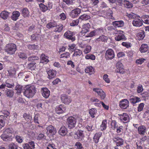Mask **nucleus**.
<instances>
[{
  "label": "nucleus",
  "mask_w": 149,
  "mask_h": 149,
  "mask_svg": "<svg viewBox=\"0 0 149 149\" xmlns=\"http://www.w3.org/2000/svg\"><path fill=\"white\" fill-rule=\"evenodd\" d=\"M56 71L55 70H49L47 71L48 75L47 78L49 79H52L54 78L56 74Z\"/></svg>",
  "instance_id": "obj_11"
},
{
  "label": "nucleus",
  "mask_w": 149,
  "mask_h": 149,
  "mask_svg": "<svg viewBox=\"0 0 149 149\" xmlns=\"http://www.w3.org/2000/svg\"><path fill=\"white\" fill-rule=\"evenodd\" d=\"M145 59L144 58H141L137 59L136 61V63L138 64H141L143 63Z\"/></svg>",
  "instance_id": "obj_54"
},
{
  "label": "nucleus",
  "mask_w": 149,
  "mask_h": 149,
  "mask_svg": "<svg viewBox=\"0 0 149 149\" xmlns=\"http://www.w3.org/2000/svg\"><path fill=\"white\" fill-rule=\"evenodd\" d=\"M145 32L144 31H142L141 32L138 33L137 35V37L139 40L143 39L145 37Z\"/></svg>",
  "instance_id": "obj_39"
},
{
  "label": "nucleus",
  "mask_w": 149,
  "mask_h": 149,
  "mask_svg": "<svg viewBox=\"0 0 149 149\" xmlns=\"http://www.w3.org/2000/svg\"><path fill=\"white\" fill-rule=\"evenodd\" d=\"M19 17V12L14 11L13 13V15L11 16V19L14 21H16Z\"/></svg>",
  "instance_id": "obj_37"
},
{
  "label": "nucleus",
  "mask_w": 149,
  "mask_h": 149,
  "mask_svg": "<svg viewBox=\"0 0 149 149\" xmlns=\"http://www.w3.org/2000/svg\"><path fill=\"white\" fill-rule=\"evenodd\" d=\"M39 59L38 57L36 56H31L29 57L28 60L29 61H31L34 60H38Z\"/></svg>",
  "instance_id": "obj_58"
},
{
  "label": "nucleus",
  "mask_w": 149,
  "mask_h": 149,
  "mask_svg": "<svg viewBox=\"0 0 149 149\" xmlns=\"http://www.w3.org/2000/svg\"><path fill=\"white\" fill-rule=\"evenodd\" d=\"M40 117L38 114H35L34 117V122L39 124V121H40Z\"/></svg>",
  "instance_id": "obj_49"
},
{
  "label": "nucleus",
  "mask_w": 149,
  "mask_h": 149,
  "mask_svg": "<svg viewBox=\"0 0 149 149\" xmlns=\"http://www.w3.org/2000/svg\"><path fill=\"white\" fill-rule=\"evenodd\" d=\"M113 140L116 143V146H121L123 144V140L121 138L116 136L113 138Z\"/></svg>",
  "instance_id": "obj_14"
},
{
  "label": "nucleus",
  "mask_w": 149,
  "mask_h": 149,
  "mask_svg": "<svg viewBox=\"0 0 149 149\" xmlns=\"http://www.w3.org/2000/svg\"><path fill=\"white\" fill-rule=\"evenodd\" d=\"M120 119L123 123H126L129 121V118L128 116L126 113H123L120 117Z\"/></svg>",
  "instance_id": "obj_19"
},
{
  "label": "nucleus",
  "mask_w": 149,
  "mask_h": 149,
  "mask_svg": "<svg viewBox=\"0 0 149 149\" xmlns=\"http://www.w3.org/2000/svg\"><path fill=\"white\" fill-rule=\"evenodd\" d=\"M36 88L34 86H32L26 88L23 91L24 95L28 98L32 97L36 92Z\"/></svg>",
  "instance_id": "obj_1"
},
{
  "label": "nucleus",
  "mask_w": 149,
  "mask_h": 149,
  "mask_svg": "<svg viewBox=\"0 0 149 149\" xmlns=\"http://www.w3.org/2000/svg\"><path fill=\"white\" fill-rule=\"evenodd\" d=\"M74 117L71 116L69 117L67 119V123L68 127L70 129L74 127L76 123V120Z\"/></svg>",
  "instance_id": "obj_3"
},
{
  "label": "nucleus",
  "mask_w": 149,
  "mask_h": 149,
  "mask_svg": "<svg viewBox=\"0 0 149 149\" xmlns=\"http://www.w3.org/2000/svg\"><path fill=\"white\" fill-rule=\"evenodd\" d=\"M143 91V87L141 85H140L137 88V91L138 93H141Z\"/></svg>",
  "instance_id": "obj_60"
},
{
  "label": "nucleus",
  "mask_w": 149,
  "mask_h": 149,
  "mask_svg": "<svg viewBox=\"0 0 149 149\" xmlns=\"http://www.w3.org/2000/svg\"><path fill=\"white\" fill-rule=\"evenodd\" d=\"M23 117L27 122L30 121L32 118L31 116L26 113H25L24 114Z\"/></svg>",
  "instance_id": "obj_48"
},
{
  "label": "nucleus",
  "mask_w": 149,
  "mask_h": 149,
  "mask_svg": "<svg viewBox=\"0 0 149 149\" xmlns=\"http://www.w3.org/2000/svg\"><path fill=\"white\" fill-rule=\"evenodd\" d=\"M9 75L10 76H13L15 75L16 73V70L15 69L11 70L8 71Z\"/></svg>",
  "instance_id": "obj_64"
},
{
  "label": "nucleus",
  "mask_w": 149,
  "mask_h": 149,
  "mask_svg": "<svg viewBox=\"0 0 149 149\" xmlns=\"http://www.w3.org/2000/svg\"><path fill=\"white\" fill-rule=\"evenodd\" d=\"M64 36L67 38L71 40L72 41L75 40V37L73 36L72 32L69 31H67L64 34Z\"/></svg>",
  "instance_id": "obj_12"
},
{
  "label": "nucleus",
  "mask_w": 149,
  "mask_h": 149,
  "mask_svg": "<svg viewBox=\"0 0 149 149\" xmlns=\"http://www.w3.org/2000/svg\"><path fill=\"white\" fill-rule=\"evenodd\" d=\"M107 124V122L106 120H104L102 121V124L100 126L102 130H105L106 129Z\"/></svg>",
  "instance_id": "obj_46"
},
{
  "label": "nucleus",
  "mask_w": 149,
  "mask_h": 149,
  "mask_svg": "<svg viewBox=\"0 0 149 149\" xmlns=\"http://www.w3.org/2000/svg\"><path fill=\"white\" fill-rule=\"evenodd\" d=\"M56 28L54 29V31L55 32H61L63 30V26L62 24H60L59 25H57L55 26Z\"/></svg>",
  "instance_id": "obj_36"
},
{
  "label": "nucleus",
  "mask_w": 149,
  "mask_h": 149,
  "mask_svg": "<svg viewBox=\"0 0 149 149\" xmlns=\"http://www.w3.org/2000/svg\"><path fill=\"white\" fill-rule=\"evenodd\" d=\"M22 16L25 17H28L30 15L29 12L27 8H24L22 9Z\"/></svg>",
  "instance_id": "obj_29"
},
{
  "label": "nucleus",
  "mask_w": 149,
  "mask_h": 149,
  "mask_svg": "<svg viewBox=\"0 0 149 149\" xmlns=\"http://www.w3.org/2000/svg\"><path fill=\"white\" fill-rule=\"evenodd\" d=\"M36 63L34 61L32 62L31 63H30L28 65V67L30 69L32 70H34L36 68Z\"/></svg>",
  "instance_id": "obj_42"
},
{
  "label": "nucleus",
  "mask_w": 149,
  "mask_h": 149,
  "mask_svg": "<svg viewBox=\"0 0 149 149\" xmlns=\"http://www.w3.org/2000/svg\"><path fill=\"white\" fill-rule=\"evenodd\" d=\"M97 111L95 109L92 108L89 110V113L91 117L93 118L95 117V115L97 113Z\"/></svg>",
  "instance_id": "obj_40"
},
{
  "label": "nucleus",
  "mask_w": 149,
  "mask_h": 149,
  "mask_svg": "<svg viewBox=\"0 0 149 149\" xmlns=\"http://www.w3.org/2000/svg\"><path fill=\"white\" fill-rule=\"evenodd\" d=\"M9 13L5 10L2 11L0 14V17L4 20L7 19L9 16Z\"/></svg>",
  "instance_id": "obj_25"
},
{
  "label": "nucleus",
  "mask_w": 149,
  "mask_h": 149,
  "mask_svg": "<svg viewBox=\"0 0 149 149\" xmlns=\"http://www.w3.org/2000/svg\"><path fill=\"white\" fill-rule=\"evenodd\" d=\"M40 10L42 12H45L48 9L47 7L42 3L40 4L39 5Z\"/></svg>",
  "instance_id": "obj_45"
},
{
  "label": "nucleus",
  "mask_w": 149,
  "mask_h": 149,
  "mask_svg": "<svg viewBox=\"0 0 149 149\" xmlns=\"http://www.w3.org/2000/svg\"><path fill=\"white\" fill-rule=\"evenodd\" d=\"M47 58L48 57L46 56L44 54H42L40 56L41 62L45 63L48 62L49 61Z\"/></svg>",
  "instance_id": "obj_34"
},
{
  "label": "nucleus",
  "mask_w": 149,
  "mask_h": 149,
  "mask_svg": "<svg viewBox=\"0 0 149 149\" xmlns=\"http://www.w3.org/2000/svg\"><path fill=\"white\" fill-rule=\"evenodd\" d=\"M85 58L86 59H91L94 60L95 59V56L93 54H88L86 55Z\"/></svg>",
  "instance_id": "obj_50"
},
{
  "label": "nucleus",
  "mask_w": 149,
  "mask_h": 149,
  "mask_svg": "<svg viewBox=\"0 0 149 149\" xmlns=\"http://www.w3.org/2000/svg\"><path fill=\"white\" fill-rule=\"evenodd\" d=\"M123 3L125 6L127 8H130L132 7V4L127 1H124Z\"/></svg>",
  "instance_id": "obj_44"
},
{
  "label": "nucleus",
  "mask_w": 149,
  "mask_h": 149,
  "mask_svg": "<svg viewBox=\"0 0 149 149\" xmlns=\"http://www.w3.org/2000/svg\"><path fill=\"white\" fill-rule=\"evenodd\" d=\"M65 110V107H63L62 105H60L59 106L56 107L55 111L57 113L59 114L63 113Z\"/></svg>",
  "instance_id": "obj_21"
},
{
  "label": "nucleus",
  "mask_w": 149,
  "mask_h": 149,
  "mask_svg": "<svg viewBox=\"0 0 149 149\" xmlns=\"http://www.w3.org/2000/svg\"><path fill=\"white\" fill-rule=\"evenodd\" d=\"M58 132L61 135L64 136L67 133V129L65 126H63L60 128Z\"/></svg>",
  "instance_id": "obj_24"
},
{
  "label": "nucleus",
  "mask_w": 149,
  "mask_h": 149,
  "mask_svg": "<svg viewBox=\"0 0 149 149\" xmlns=\"http://www.w3.org/2000/svg\"><path fill=\"white\" fill-rule=\"evenodd\" d=\"M119 105L121 108L126 109L129 106V102L127 99H124L120 101Z\"/></svg>",
  "instance_id": "obj_10"
},
{
  "label": "nucleus",
  "mask_w": 149,
  "mask_h": 149,
  "mask_svg": "<svg viewBox=\"0 0 149 149\" xmlns=\"http://www.w3.org/2000/svg\"><path fill=\"white\" fill-rule=\"evenodd\" d=\"M143 21L140 19L136 18L133 19L132 24L133 26L136 27H140L142 25Z\"/></svg>",
  "instance_id": "obj_9"
},
{
  "label": "nucleus",
  "mask_w": 149,
  "mask_h": 149,
  "mask_svg": "<svg viewBox=\"0 0 149 149\" xmlns=\"http://www.w3.org/2000/svg\"><path fill=\"white\" fill-rule=\"evenodd\" d=\"M112 24L115 26L117 27H121L124 26V22L123 21H116L112 22Z\"/></svg>",
  "instance_id": "obj_23"
},
{
  "label": "nucleus",
  "mask_w": 149,
  "mask_h": 149,
  "mask_svg": "<svg viewBox=\"0 0 149 149\" xmlns=\"http://www.w3.org/2000/svg\"><path fill=\"white\" fill-rule=\"evenodd\" d=\"M108 77V76L107 74H104L103 76V79L106 82L108 83L110 82V80Z\"/></svg>",
  "instance_id": "obj_57"
},
{
  "label": "nucleus",
  "mask_w": 149,
  "mask_h": 149,
  "mask_svg": "<svg viewBox=\"0 0 149 149\" xmlns=\"http://www.w3.org/2000/svg\"><path fill=\"white\" fill-rule=\"evenodd\" d=\"M129 100L131 103L133 104H135L141 101V100L139 98L134 96L131 97Z\"/></svg>",
  "instance_id": "obj_28"
},
{
  "label": "nucleus",
  "mask_w": 149,
  "mask_h": 149,
  "mask_svg": "<svg viewBox=\"0 0 149 149\" xmlns=\"http://www.w3.org/2000/svg\"><path fill=\"white\" fill-rule=\"evenodd\" d=\"M96 31L95 30H94L90 32V33L87 35L85 36L86 37H92L95 35Z\"/></svg>",
  "instance_id": "obj_52"
},
{
  "label": "nucleus",
  "mask_w": 149,
  "mask_h": 149,
  "mask_svg": "<svg viewBox=\"0 0 149 149\" xmlns=\"http://www.w3.org/2000/svg\"><path fill=\"white\" fill-rule=\"evenodd\" d=\"M108 39V38L107 36L102 35L100 36L99 38L97 39L96 41L97 42L102 41V42H107Z\"/></svg>",
  "instance_id": "obj_33"
},
{
  "label": "nucleus",
  "mask_w": 149,
  "mask_h": 149,
  "mask_svg": "<svg viewBox=\"0 0 149 149\" xmlns=\"http://www.w3.org/2000/svg\"><path fill=\"white\" fill-rule=\"evenodd\" d=\"M91 49V47L89 45H87L85 49L84 52L85 54L88 53L90 52Z\"/></svg>",
  "instance_id": "obj_55"
},
{
  "label": "nucleus",
  "mask_w": 149,
  "mask_h": 149,
  "mask_svg": "<svg viewBox=\"0 0 149 149\" xmlns=\"http://www.w3.org/2000/svg\"><path fill=\"white\" fill-rule=\"evenodd\" d=\"M114 57V52L112 49H109L106 51L105 54V58L107 60H111Z\"/></svg>",
  "instance_id": "obj_6"
},
{
  "label": "nucleus",
  "mask_w": 149,
  "mask_h": 149,
  "mask_svg": "<svg viewBox=\"0 0 149 149\" xmlns=\"http://www.w3.org/2000/svg\"><path fill=\"white\" fill-rule=\"evenodd\" d=\"M16 50V47L15 44L11 43L7 45L5 50L8 54L11 55L13 54Z\"/></svg>",
  "instance_id": "obj_2"
},
{
  "label": "nucleus",
  "mask_w": 149,
  "mask_h": 149,
  "mask_svg": "<svg viewBox=\"0 0 149 149\" xmlns=\"http://www.w3.org/2000/svg\"><path fill=\"white\" fill-rule=\"evenodd\" d=\"M17 146L12 143L9 145V149H17Z\"/></svg>",
  "instance_id": "obj_53"
},
{
  "label": "nucleus",
  "mask_w": 149,
  "mask_h": 149,
  "mask_svg": "<svg viewBox=\"0 0 149 149\" xmlns=\"http://www.w3.org/2000/svg\"><path fill=\"white\" fill-rule=\"evenodd\" d=\"M19 58L24 59L26 58L27 57L25 54L24 53H21L19 55Z\"/></svg>",
  "instance_id": "obj_63"
},
{
  "label": "nucleus",
  "mask_w": 149,
  "mask_h": 149,
  "mask_svg": "<svg viewBox=\"0 0 149 149\" xmlns=\"http://www.w3.org/2000/svg\"><path fill=\"white\" fill-rule=\"evenodd\" d=\"M57 26V23L56 22H50L47 25L46 27L48 29H50L51 28L55 27V26Z\"/></svg>",
  "instance_id": "obj_38"
},
{
  "label": "nucleus",
  "mask_w": 149,
  "mask_h": 149,
  "mask_svg": "<svg viewBox=\"0 0 149 149\" xmlns=\"http://www.w3.org/2000/svg\"><path fill=\"white\" fill-rule=\"evenodd\" d=\"M90 17L88 15L84 14L81 15L79 18V19L81 20H86L90 19Z\"/></svg>",
  "instance_id": "obj_41"
},
{
  "label": "nucleus",
  "mask_w": 149,
  "mask_h": 149,
  "mask_svg": "<svg viewBox=\"0 0 149 149\" xmlns=\"http://www.w3.org/2000/svg\"><path fill=\"white\" fill-rule=\"evenodd\" d=\"M81 12V10L79 8H76L73 10L71 12L70 15L72 17H75L77 16Z\"/></svg>",
  "instance_id": "obj_18"
},
{
  "label": "nucleus",
  "mask_w": 149,
  "mask_h": 149,
  "mask_svg": "<svg viewBox=\"0 0 149 149\" xmlns=\"http://www.w3.org/2000/svg\"><path fill=\"white\" fill-rule=\"evenodd\" d=\"M4 132H5V133L9 135L10 136H11V134L13 132V129L12 128H8L6 129Z\"/></svg>",
  "instance_id": "obj_47"
},
{
  "label": "nucleus",
  "mask_w": 149,
  "mask_h": 149,
  "mask_svg": "<svg viewBox=\"0 0 149 149\" xmlns=\"http://www.w3.org/2000/svg\"><path fill=\"white\" fill-rule=\"evenodd\" d=\"M93 90L94 91L97 93L98 95L100 97L101 99H104L106 94L102 89L99 88H93Z\"/></svg>",
  "instance_id": "obj_8"
},
{
  "label": "nucleus",
  "mask_w": 149,
  "mask_h": 149,
  "mask_svg": "<svg viewBox=\"0 0 149 149\" xmlns=\"http://www.w3.org/2000/svg\"><path fill=\"white\" fill-rule=\"evenodd\" d=\"M84 137L83 131L81 130H78L74 134V137L75 139H78L79 141L83 140Z\"/></svg>",
  "instance_id": "obj_7"
},
{
  "label": "nucleus",
  "mask_w": 149,
  "mask_h": 149,
  "mask_svg": "<svg viewBox=\"0 0 149 149\" xmlns=\"http://www.w3.org/2000/svg\"><path fill=\"white\" fill-rule=\"evenodd\" d=\"M141 20L143 22L146 24H149V15H144L142 16Z\"/></svg>",
  "instance_id": "obj_30"
},
{
  "label": "nucleus",
  "mask_w": 149,
  "mask_h": 149,
  "mask_svg": "<svg viewBox=\"0 0 149 149\" xmlns=\"http://www.w3.org/2000/svg\"><path fill=\"white\" fill-rule=\"evenodd\" d=\"M46 134L49 137L53 136L56 133V130L53 126L50 125L46 127Z\"/></svg>",
  "instance_id": "obj_4"
},
{
  "label": "nucleus",
  "mask_w": 149,
  "mask_h": 149,
  "mask_svg": "<svg viewBox=\"0 0 149 149\" xmlns=\"http://www.w3.org/2000/svg\"><path fill=\"white\" fill-rule=\"evenodd\" d=\"M138 130L139 134L144 135L146 132V128L143 125H141L139 127Z\"/></svg>",
  "instance_id": "obj_22"
},
{
  "label": "nucleus",
  "mask_w": 149,
  "mask_h": 149,
  "mask_svg": "<svg viewBox=\"0 0 149 149\" xmlns=\"http://www.w3.org/2000/svg\"><path fill=\"white\" fill-rule=\"evenodd\" d=\"M77 146V149H83V147L81 144L79 142H77L75 144Z\"/></svg>",
  "instance_id": "obj_61"
},
{
  "label": "nucleus",
  "mask_w": 149,
  "mask_h": 149,
  "mask_svg": "<svg viewBox=\"0 0 149 149\" xmlns=\"http://www.w3.org/2000/svg\"><path fill=\"white\" fill-rule=\"evenodd\" d=\"M148 46L147 45L143 44L140 48V50L141 52L144 53L148 51Z\"/></svg>",
  "instance_id": "obj_31"
},
{
  "label": "nucleus",
  "mask_w": 149,
  "mask_h": 149,
  "mask_svg": "<svg viewBox=\"0 0 149 149\" xmlns=\"http://www.w3.org/2000/svg\"><path fill=\"white\" fill-rule=\"evenodd\" d=\"M85 71L86 73L91 74L93 73L94 71L93 67L90 66L87 67L85 68Z\"/></svg>",
  "instance_id": "obj_32"
},
{
  "label": "nucleus",
  "mask_w": 149,
  "mask_h": 149,
  "mask_svg": "<svg viewBox=\"0 0 149 149\" xmlns=\"http://www.w3.org/2000/svg\"><path fill=\"white\" fill-rule=\"evenodd\" d=\"M61 98L62 102L65 104H69L72 101L70 97L65 94L61 95Z\"/></svg>",
  "instance_id": "obj_5"
},
{
  "label": "nucleus",
  "mask_w": 149,
  "mask_h": 149,
  "mask_svg": "<svg viewBox=\"0 0 149 149\" xmlns=\"http://www.w3.org/2000/svg\"><path fill=\"white\" fill-rule=\"evenodd\" d=\"M116 65L117 69V72L123 73L124 71L123 69V66L121 63L119 61L118 62Z\"/></svg>",
  "instance_id": "obj_17"
},
{
  "label": "nucleus",
  "mask_w": 149,
  "mask_h": 149,
  "mask_svg": "<svg viewBox=\"0 0 149 149\" xmlns=\"http://www.w3.org/2000/svg\"><path fill=\"white\" fill-rule=\"evenodd\" d=\"M102 135V133L100 132L96 133L93 139L95 143H97L98 142L99 139Z\"/></svg>",
  "instance_id": "obj_27"
},
{
  "label": "nucleus",
  "mask_w": 149,
  "mask_h": 149,
  "mask_svg": "<svg viewBox=\"0 0 149 149\" xmlns=\"http://www.w3.org/2000/svg\"><path fill=\"white\" fill-rule=\"evenodd\" d=\"M119 33V34L116 36L115 39L117 41H119L121 40H125L126 39L125 36L123 34H122L123 33V31L121 30H119L118 31Z\"/></svg>",
  "instance_id": "obj_13"
},
{
  "label": "nucleus",
  "mask_w": 149,
  "mask_h": 149,
  "mask_svg": "<svg viewBox=\"0 0 149 149\" xmlns=\"http://www.w3.org/2000/svg\"><path fill=\"white\" fill-rule=\"evenodd\" d=\"M144 106V104L143 103H141L139 104L138 107V111L139 112L142 111L143 110Z\"/></svg>",
  "instance_id": "obj_59"
},
{
  "label": "nucleus",
  "mask_w": 149,
  "mask_h": 149,
  "mask_svg": "<svg viewBox=\"0 0 149 149\" xmlns=\"http://www.w3.org/2000/svg\"><path fill=\"white\" fill-rule=\"evenodd\" d=\"M69 53L67 52L64 53L63 54H62L60 56V58H68L69 57Z\"/></svg>",
  "instance_id": "obj_56"
},
{
  "label": "nucleus",
  "mask_w": 149,
  "mask_h": 149,
  "mask_svg": "<svg viewBox=\"0 0 149 149\" xmlns=\"http://www.w3.org/2000/svg\"><path fill=\"white\" fill-rule=\"evenodd\" d=\"M13 92L10 90H7L6 92V94L8 97H12L13 95Z\"/></svg>",
  "instance_id": "obj_43"
},
{
  "label": "nucleus",
  "mask_w": 149,
  "mask_h": 149,
  "mask_svg": "<svg viewBox=\"0 0 149 149\" xmlns=\"http://www.w3.org/2000/svg\"><path fill=\"white\" fill-rule=\"evenodd\" d=\"M79 22V19H77L72 21V23H70V25L72 26H74L77 25L78 24Z\"/></svg>",
  "instance_id": "obj_51"
},
{
  "label": "nucleus",
  "mask_w": 149,
  "mask_h": 149,
  "mask_svg": "<svg viewBox=\"0 0 149 149\" xmlns=\"http://www.w3.org/2000/svg\"><path fill=\"white\" fill-rule=\"evenodd\" d=\"M41 92L43 97L46 98L48 97L50 95V91L46 88H42L41 89Z\"/></svg>",
  "instance_id": "obj_15"
},
{
  "label": "nucleus",
  "mask_w": 149,
  "mask_h": 149,
  "mask_svg": "<svg viewBox=\"0 0 149 149\" xmlns=\"http://www.w3.org/2000/svg\"><path fill=\"white\" fill-rule=\"evenodd\" d=\"M28 48L30 49H36L37 47L35 45H28Z\"/></svg>",
  "instance_id": "obj_62"
},
{
  "label": "nucleus",
  "mask_w": 149,
  "mask_h": 149,
  "mask_svg": "<svg viewBox=\"0 0 149 149\" xmlns=\"http://www.w3.org/2000/svg\"><path fill=\"white\" fill-rule=\"evenodd\" d=\"M6 118L3 116H0V127L1 128L5 125Z\"/></svg>",
  "instance_id": "obj_26"
},
{
  "label": "nucleus",
  "mask_w": 149,
  "mask_h": 149,
  "mask_svg": "<svg viewBox=\"0 0 149 149\" xmlns=\"http://www.w3.org/2000/svg\"><path fill=\"white\" fill-rule=\"evenodd\" d=\"M10 136L9 135L7 134L6 133L3 132V134L1 135V138L4 140L6 141L9 140L10 138Z\"/></svg>",
  "instance_id": "obj_35"
},
{
  "label": "nucleus",
  "mask_w": 149,
  "mask_h": 149,
  "mask_svg": "<svg viewBox=\"0 0 149 149\" xmlns=\"http://www.w3.org/2000/svg\"><path fill=\"white\" fill-rule=\"evenodd\" d=\"M24 149H33L35 148L34 143L33 141H31L28 144H24L23 146Z\"/></svg>",
  "instance_id": "obj_16"
},
{
  "label": "nucleus",
  "mask_w": 149,
  "mask_h": 149,
  "mask_svg": "<svg viewBox=\"0 0 149 149\" xmlns=\"http://www.w3.org/2000/svg\"><path fill=\"white\" fill-rule=\"evenodd\" d=\"M91 27L89 23L84 24L82 30L81 31V33L82 34H85L89 31V29Z\"/></svg>",
  "instance_id": "obj_20"
}]
</instances>
